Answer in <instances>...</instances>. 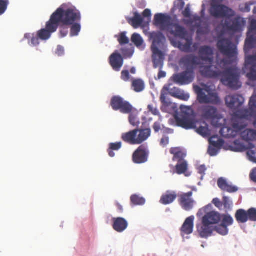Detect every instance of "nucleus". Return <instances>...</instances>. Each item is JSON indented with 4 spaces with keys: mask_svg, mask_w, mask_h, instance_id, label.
<instances>
[{
    "mask_svg": "<svg viewBox=\"0 0 256 256\" xmlns=\"http://www.w3.org/2000/svg\"><path fill=\"white\" fill-rule=\"evenodd\" d=\"M39 38L37 36H34V35L31 38V44L33 46H38L39 44Z\"/></svg>",
    "mask_w": 256,
    "mask_h": 256,
    "instance_id": "61",
    "label": "nucleus"
},
{
    "mask_svg": "<svg viewBox=\"0 0 256 256\" xmlns=\"http://www.w3.org/2000/svg\"><path fill=\"white\" fill-rule=\"evenodd\" d=\"M58 12L56 10L50 16V20L46 22V28H42L38 32V36L42 40L49 39L52 33L56 32L58 28L59 16Z\"/></svg>",
    "mask_w": 256,
    "mask_h": 256,
    "instance_id": "6",
    "label": "nucleus"
},
{
    "mask_svg": "<svg viewBox=\"0 0 256 256\" xmlns=\"http://www.w3.org/2000/svg\"><path fill=\"white\" fill-rule=\"evenodd\" d=\"M238 190L237 187L229 184L228 183L226 185L223 191L227 192L230 193L236 192Z\"/></svg>",
    "mask_w": 256,
    "mask_h": 256,
    "instance_id": "53",
    "label": "nucleus"
},
{
    "mask_svg": "<svg viewBox=\"0 0 256 256\" xmlns=\"http://www.w3.org/2000/svg\"><path fill=\"white\" fill-rule=\"evenodd\" d=\"M250 178L256 182V168H254L250 174Z\"/></svg>",
    "mask_w": 256,
    "mask_h": 256,
    "instance_id": "64",
    "label": "nucleus"
},
{
    "mask_svg": "<svg viewBox=\"0 0 256 256\" xmlns=\"http://www.w3.org/2000/svg\"><path fill=\"white\" fill-rule=\"evenodd\" d=\"M172 22L170 16L162 14H157L154 17V23L156 26H160L161 30H166Z\"/></svg>",
    "mask_w": 256,
    "mask_h": 256,
    "instance_id": "16",
    "label": "nucleus"
},
{
    "mask_svg": "<svg viewBox=\"0 0 256 256\" xmlns=\"http://www.w3.org/2000/svg\"><path fill=\"white\" fill-rule=\"evenodd\" d=\"M202 224L196 226L197 230L202 238H207L212 236L214 230V226L202 220Z\"/></svg>",
    "mask_w": 256,
    "mask_h": 256,
    "instance_id": "18",
    "label": "nucleus"
},
{
    "mask_svg": "<svg viewBox=\"0 0 256 256\" xmlns=\"http://www.w3.org/2000/svg\"><path fill=\"white\" fill-rule=\"evenodd\" d=\"M132 87L136 92H140L142 91L144 88V82L141 80H135L132 82Z\"/></svg>",
    "mask_w": 256,
    "mask_h": 256,
    "instance_id": "39",
    "label": "nucleus"
},
{
    "mask_svg": "<svg viewBox=\"0 0 256 256\" xmlns=\"http://www.w3.org/2000/svg\"><path fill=\"white\" fill-rule=\"evenodd\" d=\"M176 37L184 38L186 35L185 28L178 24H173L172 22L166 30Z\"/></svg>",
    "mask_w": 256,
    "mask_h": 256,
    "instance_id": "19",
    "label": "nucleus"
},
{
    "mask_svg": "<svg viewBox=\"0 0 256 256\" xmlns=\"http://www.w3.org/2000/svg\"><path fill=\"white\" fill-rule=\"evenodd\" d=\"M224 26L230 31L238 32L242 30V24L240 18H236L232 20H226Z\"/></svg>",
    "mask_w": 256,
    "mask_h": 256,
    "instance_id": "27",
    "label": "nucleus"
},
{
    "mask_svg": "<svg viewBox=\"0 0 256 256\" xmlns=\"http://www.w3.org/2000/svg\"><path fill=\"white\" fill-rule=\"evenodd\" d=\"M181 114L176 118V124L186 130L196 128V116L194 110L190 107L181 106Z\"/></svg>",
    "mask_w": 256,
    "mask_h": 256,
    "instance_id": "4",
    "label": "nucleus"
},
{
    "mask_svg": "<svg viewBox=\"0 0 256 256\" xmlns=\"http://www.w3.org/2000/svg\"><path fill=\"white\" fill-rule=\"evenodd\" d=\"M202 220L212 226L220 222V214L218 212L212 211L206 214L202 217Z\"/></svg>",
    "mask_w": 256,
    "mask_h": 256,
    "instance_id": "26",
    "label": "nucleus"
},
{
    "mask_svg": "<svg viewBox=\"0 0 256 256\" xmlns=\"http://www.w3.org/2000/svg\"><path fill=\"white\" fill-rule=\"evenodd\" d=\"M121 52L124 58H130L132 56L134 50V48L130 46V48H122Z\"/></svg>",
    "mask_w": 256,
    "mask_h": 256,
    "instance_id": "45",
    "label": "nucleus"
},
{
    "mask_svg": "<svg viewBox=\"0 0 256 256\" xmlns=\"http://www.w3.org/2000/svg\"><path fill=\"white\" fill-rule=\"evenodd\" d=\"M194 90L197 94V100L201 104H218L220 102L218 94L215 90L210 89L209 86L204 85V88L198 86H194Z\"/></svg>",
    "mask_w": 256,
    "mask_h": 256,
    "instance_id": "5",
    "label": "nucleus"
},
{
    "mask_svg": "<svg viewBox=\"0 0 256 256\" xmlns=\"http://www.w3.org/2000/svg\"><path fill=\"white\" fill-rule=\"evenodd\" d=\"M178 195L176 191L168 190L162 196L160 202L164 205L170 204L176 200Z\"/></svg>",
    "mask_w": 256,
    "mask_h": 256,
    "instance_id": "24",
    "label": "nucleus"
},
{
    "mask_svg": "<svg viewBox=\"0 0 256 256\" xmlns=\"http://www.w3.org/2000/svg\"><path fill=\"white\" fill-rule=\"evenodd\" d=\"M170 93L172 96L178 98L180 100H183L186 101L190 98V95L188 94H185L184 92L178 94V95L177 94H173L172 92H170Z\"/></svg>",
    "mask_w": 256,
    "mask_h": 256,
    "instance_id": "50",
    "label": "nucleus"
},
{
    "mask_svg": "<svg viewBox=\"0 0 256 256\" xmlns=\"http://www.w3.org/2000/svg\"><path fill=\"white\" fill-rule=\"evenodd\" d=\"M235 218L238 223L244 224L248 220L247 212L243 209H239L236 210Z\"/></svg>",
    "mask_w": 256,
    "mask_h": 256,
    "instance_id": "34",
    "label": "nucleus"
},
{
    "mask_svg": "<svg viewBox=\"0 0 256 256\" xmlns=\"http://www.w3.org/2000/svg\"><path fill=\"white\" fill-rule=\"evenodd\" d=\"M8 4V0H0V15L6 11Z\"/></svg>",
    "mask_w": 256,
    "mask_h": 256,
    "instance_id": "49",
    "label": "nucleus"
},
{
    "mask_svg": "<svg viewBox=\"0 0 256 256\" xmlns=\"http://www.w3.org/2000/svg\"><path fill=\"white\" fill-rule=\"evenodd\" d=\"M122 146V142H116L114 143H110L109 148L108 149V152L110 157H114L115 154L114 151H118Z\"/></svg>",
    "mask_w": 256,
    "mask_h": 256,
    "instance_id": "35",
    "label": "nucleus"
},
{
    "mask_svg": "<svg viewBox=\"0 0 256 256\" xmlns=\"http://www.w3.org/2000/svg\"><path fill=\"white\" fill-rule=\"evenodd\" d=\"M256 46V20L251 22L247 38L245 40L244 48L250 50Z\"/></svg>",
    "mask_w": 256,
    "mask_h": 256,
    "instance_id": "11",
    "label": "nucleus"
},
{
    "mask_svg": "<svg viewBox=\"0 0 256 256\" xmlns=\"http://www.w3.org/2000/svg\"><path fill=\"white\" fill-rule=\"evenodd\" d=\"M194 216H191L187 218L180 228L182 234H190L193 232Z\"/></svg>",
    "mask_w": 256,
    "mask_h": 256,
    "instance_id": "23",
    "label": "nucleus"
},
{
    "mask_svg": "<svg viewBox=\"0 0 256 256\" xmlns=\"http://www.w3.org/2000/svg\"><path fill=\"white\" fill-rule=\"evenodd\" d=\"M109 60L110 65L113 70L116 72H119L124 64L122 56L116 52L110 55Z\"/></svg>",
    "mask_w": 256,
    "mask_h": 256,
    "instance_id": "20",
    "label": "nucleus"
},
{
    "mask_svg": "<svg viewBox=\"0 0 256 256\" xmlns=\"http://www.w3.org/2000/svg\"><path fill=\"white\" fill-rule=\"evenodd\" d=\"M188 164L186 160L178 162L176 166V172L178 174H184L186 176H190V174L188 172Z\"/></svg>",
    "mask_w": 256,
    "mask_h": 256,
    "instance_id": "31",
    "label": "nucleus"
},
{
    "mask_svg": "<svg viewBox=\"0 0 256 256\" xmlns=\"http://www.w3.org/2000/svg\"><path fill=\"white\" fill-rule=\"evenodd\" d=\"M152 16L151 11L149 9H146L142 12V16L144 18H150Z\"/></svg>",
    "mask_w": 256,
    "mask_h": 256,
    "instance_id": "63",
    "label": "nucleus"
},
{
    "mask_svg": "<svg viewBox=\"0 0 256 256\" xmlns=\"http://www.w3.org/2000/svg\"><path fill=\"white\" fill-rule=\"evenodd\" d=\"M210 12L212 16L218 18L229 17L233 15L232 10L222 4H212Z\"/></svg>",
    "mask_w": 256,
    "mask_h": 256,
    "instance_id": "13",
    "label": "nucleus"
},
{
    "mask_svg": "<svg viewBox=\"0 0 256 256\" xmlns=\"http://www.w3.org/2000/svg\"><path fill=\"white\" fill-rule=\"evenodd\" d=\"M128 22L134 28H138L143 22V18L138 12L134 13V17L129 18Z\"/></svg>",
    "mask_w": 256,
    "mask_h": 256,
    "instance_id": "33",
    "label": "nucleus"
},
{
    "mask_svg": "<svg viewBox=\"0 0 256 256\" xmlns=\"http://www.w3.org/2000/svg\"><path fill=\"white\" fill-rule=\"evenodd\" d=\"M138 134H137L136 141L137 144H140L150 136L151 130L150 128L138 130Z\"/></svg>",
    "mask_w": 256,
    "mask_h": 256,
    "instance_id": "32",
    "label": "nucleus"
},
{
    "mask_svg": "<svg viewBox=\"0 0 256 256\" xmlns=\"http://www.w3.org/2000/svg\"><path fill=\"white\" fill-rule=\"evenodd\" d=\"M152 52V60L154 64V68H162L163 66V62L164 60V56L161 50L159 48H154L151 49Z\"/></svg>",
    "mask_w": 256,
    "mask_h": 256,
    "instance_id": "21",
    "label": "nucleus"
},
{
    "mask_svg": "<svg viewBox=\"0 0 256 256\" xmlns=\"http://www.w3.org/2000/svg\"><path fill=\"white\" fill-rule=\"evenodd\" d=\"M227 184L226 180L222 178H218V186L222 190L224 188Z\"/></svg>",
    "mask_w": 256,
    "mask_h": 256,
    "instance_id": "55",
    "label": "nucleus"
},
{
    "mask_svg": "<svg viewBox=\"0 0 256 256\" xmlns=\"http://www.w3.org/2000/svg\"><path fill=\"white\" fill-rule=\"evenodd\" d=\"M230 127L228 126H222L220 130V134L222 136L225 138H230V134H228Z\"/></svg>",
    "mask_w": 256,
    "mask_h": 256,
    "instance_id": "51",
    "label": "nucleus"
},
{
    "mask_svg": "<svg viewBox=\"0 0 256 256\" xmlns=\"http://www.w3.org/2000/svg\"><path fill=\"white\" fill-rule=\"evenodd\" d=\"M121 78L122 80L125 82H127L129 80L130 75L129 72L127 70H122L121 73Z\"/></svg>",
    "mask_w": 256,
    "mask_h": 256,
    "instance_id": "57",
    "label": "nucleus"
},
{
    "mask_svg": "<svg viewBox=\"0 0 256 256\" xmlns=\"http://www.w3.org/2000/svg\"><path fill=\"white\" fill-rule=\"evenodd\" d=\"M169 143V138L168 136H164L160 140V144L162 146H166Z\"/></svg>",
    "mask_w": 256,
    "mask_h": 256,
    "instance_id": "60",
    "label": "nucleus"
},
{
    "mask_svg": "<svg viewBox=\"0 0 256 256\" xmlns=\"http://www.w3.org/2000/svg\"><path fill=\"white\" fill-rule=\"evenodd\" d=\"M149 152L143 145L140 146L132 154V161L137 164H143L147 162Z\"/></svg>",
    "mask_w": 256,
    "mask_h": 256,
    "instance_id": "14",
    "label": "nucleus"
},
{
    "mask_svg": "<svg viewBox=\"0 0 256 256\" xmlns=\"http://www.w3.org/2000/svg\"><path fill=\"white\" fill-rule=\"evenodd\" d=\"M130 202L134 206L143 205L146 202V200L138 195L134 194L130 196Z\"/></svg>",
    "mask_w": 256,
    "mask_h": 256,
    "instance_id": "41",
    "label": "nucleus"
},
{
    "mask_svg": "<svg viewBox=\"0 0 256 256\" xmlns=\"http://www.w3.org/2000/svg\"><path fill=\"white\" fill-rule=\"evenodd\" d=\"M58 26H60L59 34L60 37L63 38L66 36L68 35L69 31L68 24H64L63 22H60Z\"/></svg>",
    "mask_w": 256,
    "mask_h": 256,
    "instance_id": "42",
    "label": "nucleus"
},
{
    "mask_svg": "<svg viewBox=\"0 0 256 256\" xmlns=\"http://www.w3.org/2000/svg\"><path fill=\"white\" fill-rule=\"evenodd\" d=\"M232 205V202L230 198L226 196H224L222 198V206H224V208L230 210Z\"/></svg>",
    "mask_w": 256,
    "mask_h": 256,
    "instance_id": "47",
    "label": "nucleus"
},
{
    "mask_svg": "<svg viewBox=\"0 0 256 256\" xmlns=\"http://www.w3.org/2000/svg\"><path fill=\"white\" fill-rule=\"evenodd\" d=\"M220 148L210 145L208 148V152L210 156H215L218 152V149Z\"/></svg>",
    "mask_w": 256,
    "mask_h": 256,
    "instance_id": "54",
    "label": "nucleus"
},
{
    "mask_svg": "<svg viewBox=\"0 0 256 256\" xmlns=\"http://www.w3.org/2000/svg\"><path fill=\"white\" fill-rule=\"evenodd\" d=\"M212 203L219 210L222 209V202H221L218 198H214Z\"/></svg>",
    "mask_w": 256,
    "mask_h": 256,
    "instance_id": "58",
    "label": "nucleus"
},
{
    "mask_svg": "<svg viewBox=\"0 0 256 256\" xmlns=\"http://www.w3.org/2000/svg\"><path fill=\"white\" fill-rule=\"evenodd\" d=\"M242 139L247 142H254L256 140V130L246 129L241 132Z\"/></svg>",
    "mask_w": 256,
    "mask_h": 256,
    "instance_id": "30",
    "label": "nucleus"
},
{
    "mask_svg": "<svg viewBox=\"0 0 256 256\" xmlns=\"http://www.w3.org/2000/svg\"><path fill=\"white\" fill-rule=\"evenodd\" d=\"M129 122L133 126L137 124V120L136 116L133 114H130L129 116Z\"/></svg>",
    "mask_w": 256,
    "mask_h": 256,
    "instance_id": "62",
    "label": "nucleus"
},
{
    "mask_svg": "<svg viewBox=\"0 0 256 256\" xmlns=\"http://www.w3.org/2000/svg\"><path fill=\"white\" fill-rule=\"evenodd\" d=\"M182 15L186 18H190L191 16L190 10L189 6L188 5L182 12Z\"/></svg>",
    "mask_w": 256,
    "mask_h": 256,
    "instance_id": "59",
    "label": "nucleus"
},
{
    "mask_svg": "<svg viewBox=\"0 0 256 256\" xmlns=\"http://www.w3.org/2000/svg\"><path fill=\"white\" fill-rule=\"evenodd\" d=\"M138 129L130 131L128 132L124 133L122 136V140L130 144H137L136 136L138 134Z\"/></svg>",
    "mask_w": 256,
    "mask_h": 256,
    "instance_id": "25",
    "label": "nucleus"
},
{
    "mask_svg": "<svg viewBox=\"0 0 256 256\" xmlns=\"http://www.w3.org/2000/svg\"><path fill=\"white\" fill-rule=\"evenodd\" d=\"M164 90H168V88L166 86H164V87L163 90L162 91V92L160 94V100L163 104H168V102L166 101V94L164 92Z\"/></svg>",
    "mask_w": 256,
    "mask_h": 256,
    "instance_id": "52",
    "label": "nucleus"
},
{
    "mask_svg": "<svg viewBox=\"0 0 256 256\" xmlns=\"http://www.w3.org/2000/svg\"><path fill=\"white\" fill-rule=\"evenodd\" d=\"M131 40L134 45L138 48H140L143 45L144 40L142 36L138 34H134L132 36Z\"/></svg>",
    "mask_w": 256,
    "mask_h": 256,
    "instance_id": "40",
    "label": "nucleus"
},
{
    "mask_svg": "<svg viewBox=\"0 0 256 256\" xmlns=\"http://www.w3.org/2000/svg\"><path fill=\"white\" fill-rule=\"evenodd\" d=\"M248 106V109H242L234 112V116L238 118V120L233 122L232 127H230V138H234L246 127L247 124L244 122V120L256 118V96H253L250 98Z\"/></svg>",
    "mask_w": 256,
    "mask_h": 256,
    "instance_id": "2",
    "label": "nucleus"
},
{
    "mask_svg": "<svg viewBox=\"0 0 256 256\" xmlns=\"http://www.w3.org/2000/svg\"><path fill=\"white\" fill-rule=\"evenodd\" d=\"M214 230L218 234L222 236H226L228 232V227L220 224L214 227Z\"/></svg>",
    "mask_w": 256,
    "mask_h": 256,
    "instance_id": "44",
    "label": "nucleus"
},
{
    "mask_svg": "<svg viewBox=\"0 0 256 256\" xmlns=\"http://www.w3.org/2000/svg\"><path fill=\"white\" fill-rule=\"evenodd\" d=\"M242 70L249 80H256V55H250L246 58ZM253 96H256V90L251 97Z\"/></svg>",
    "mask_w": 256,
    "mask_h": 256,
    "instance_id": "8",
    "label": "nucleus"
},
{
    "mask_svg": "<svg viewBox=\"0 0 256 256\" xmlns=\"http://www.w3.org/2000/svg\"><path fill=\"white\" fill-rule=\"evenodd\" d=\"M225 101L228 108L230 109L236 110L242 105L244 99L241 95L235 94L226 96Z\"/></svg>",
    "mask_w": 256,
    "mask_h": 256,
    "instance_id": "15",
    "label": "nucleus"
},
{
    "mask_svg": "<svg viewBox=\"0 0 256 256\" xmlns=\"http://www.w3.org/2000/svg\"><path fill=\"white\" fill-rule=\"evenodd\" d=\"M148 111L151 112L154 115L156 116L159 114V112L156 107L154 104L148 105Z\"/></svg>",
    "mask_w": 256,
    "mask_h": 256,
    "instance_id": "56",
    "label": "nucleus"
},
{
    "mask_svg": "<svg viewBox=\"0 0 256 256\" xmlns=\"http://www.w3.org/2000/svg\"><path fill=\"white\" fill-rule=\"evenodd\" d=\"M209 142L210 145L218 148H221L224 144V140L219 138L216 136H212L210 138Z\"/></svg>",
    "mask_w": 256,
    "mask_h": 256,
    "instance_id": "38",
    "label": "nucleus"
},
{
    "mask_svg": "<svg viewBox=\"0 0 256 256\" xmlns=\"http://www.w3.org/2000/svg\"><path fill=\"white\" fill-rule=\"evenodd\" d=\"M180 63L186 68V70L192 72L200 64L198 57L192 54L187 55L182 58Z\"/></svg>",
    "mask_w": 256,
    "mask_h": 256,
    "instance_id": "17",
    "label": "nucleus"
},
{
    "mask_svg": "<svg viewBox=\"0 0 256 256\" xmlns=\"http://www.w3.org/2000/svg\"><path fill=\"white\" fill-rule=\"evenodd\" d=\"M247 212L248 220L252 222H256V208H252Z\"/></svg>",
    "mask_w": 256,
    "mask_h": 256,
    "instance_id": "46",
    "label": "nucleus"
},
{
    "mask_svg": "<svg viewBox=\"0 0 256 256\" xmlns=\"http://www.w3.org/2000/svg\"><path fill=\"white\" fill-rule=\"evenodd\" d=\"M110 105L113 110H119L124 114H130L133 110V106L128 101L125 100L122 98L118 96L112 97Z\"/></svg>",
    "mask_w": 256,
    "mask_h": 256,
    "instance_id": "7",
    "label": "nucleus"
},
{
    "mask_svg": "<svg viewBox=\"0 0 256 256\" xmlns=\"http://www.w3.org/2000/svg\"><path fill=\"white\" fill-rule=\"evenodd\" d=\"M118 41L120 45L126 44L129 43L130 40L126 36L125 32H122L120 34V36L118 39Z\"/></svg>",
    "mask_w": 256,
    "mask_h": 256,
    "instance_id": "48",
    "label": "nucleus"
},
{
    "mask_svg": "<svg viewBox=\"0 0 256 256\" xmlns=\"http://www.w3.org/2000/svg\"><path fill=\"white\" fill-rule=\"evenodd\" d=\"M202 118L207 120H212V124L215 127L218 128L222 126L218 122L219 117L216 108L210 106H202Z\"/></svg>",
    "mask_w": 256,
    "mask_h": 256,
    "instance_id": "10",
    "label": "nucleus"
},
{
    "mask_svg": "<svg viewBox=\"0 0 256 256\" xmlns=\"http://www.w3.org/2000/svg\"><path fill=\"white\" fill-rule=\"evenodd\" d=\"M220 224L226 226H232L234 223V219L229 214H220Z\"/></svg>",
    "mask_w": 256,
    "mask_h": 256,
    "instance_id": "36",
    "label": "nucleus"
},
{
    "mask_svg": "<svg viewBox=\"0 0 256 256\" xmlns=\"http://www.w3.org/2000/svg\"><path fill=\"white\" fill-rule=\"evenodd\" d=\"M246 154L249 160L256 163V146L250 143V148Z\"/></svg>",
    "mask_w": 256,
    "mask_h": 256,
    "instance_id": "37",
    "label": "nucleus"
},
{
    "mask_svg": "<svg viewBox=\"0 0 256 256\" xmlns=\"http://www.w3.org/2000/svg\"><path fill=\"white\" fill-rule=\"evenodd\" d=\"M150 38L152 40L151 49L154 48H159L162 46L163 41L165 40V38L160 32H152L150 34Z\"/></svg>",
    "mask_w": 256,
    "mask_h": 256,
    "instance_id": "28",
    "label": "nucleus"
},
{
    "mask_svg": "<svg viewBox=\"0 0 256 256\" xmlns=\"http://www.w3.org/2000/svg\"><path fill=\"white\" fill-rule=\"evenodd\" d=\"M112 226L114 230L118 232H124L128 227V222L124 218L121 217L113 218H112Z\"/></svg>",
    "mask_w": 256,
    "mask_h": 256,
    "instance_id": "22",
    "label": "nucleus"
},
{
    "mask_svg": "<svg viewBox=\"0 0 256 256\" xmlns=\"http://www.w3.org/2000/svg\"><path fill=\"white\" fill-rule=\"evenodd\" d=\"M204 126H201L196 128V132L200 134L205 136L210 134V130L208 128V125L204 122Z\"/></svg>",
    "mask_w": 256,
    "mask_h": 256,
    "instance_id": "43",
    "label": "nucleus"
},
{
    "mask_svg": "<svg viewBox=\"0 0 256 256\" xmlns=\"http://www.w3.org/2000/svg\"><path fill=\"white\" fill-rule=\"evenodd\" d=\"M56 10L58 12V16L60 18L58 24L60 22H63L64 24H68L69 26H70V36H78L81 30V14L80 11L74 7L66 10L60 7Z\"/></svg>",
    "mask_w": 256,
    "mask_h": 256,
    "instance_id": "3",
    "label": "nucleus"
},
{
    "mask_svg": "<svg viewBox=\"0 0 256 256\" xmlns=\"http://www.w3.org/2000/svg\"><path fill=\"white\" fill-rule=\"evenodd\" d=\"M217 47L219 51L226 58L216 60L214 70L212 64L214 60V49L208 46H200L198 51L200 58L210 65L200 66V72L202 76L208 78H220L222 84L228 87L238 90L241 87L240 82V74L239 70L235 67L224 70L226 66L232 64L237 60L238 50L236 47L230 40L222 38L218 40Z\"/></svg>",
    "mask_w": 256,
    "mask_h": 256,
    "instance_id": "1",
    "label": "nucleus"
},
{
    "mask_svg": "<svg viewBox=\"0 0 256 256\" xmlns=\"http://www.w3.org/2000/svg\"><path fill=\"white\" fill-rule=\"evenodd\" d=\"M170 152L174 155L172 160L180 162L185 160L184 159L186 156V153L180 148H172Z\"/></svg>",
    "mask_w": 256,
    "mask_h": 256,
    "instance_id": "29",
    "label": "nucleus"
},
{
    "mask_svg": "<svg viewBox=\"0 0 256 256\" xmlns=\"http://www.w3.org/2000/svg\"><path fill=\"white\" fill-rule=\"evenodd\" d=\"M192 191L188 192H180L178 195V201L180 207L186 211L192 210L196 202L192 198Z\"/></svg>",
    "mask_w": 256,
    "mask_h": 256,
    "instance_id": "9",
    "label": "nucleus"
},
{
    "mask_svg": "<svg viewBox=\"0 0 256 256\" xmlns=\"http://www.w3.org/2000/svg\"><path fill=\"white\" fill-rule=\"evenodd\" d=\"M194 78V72L186 70L173 76L174 82L179 85H186L193 82Z\"/></svg>",
    "mask_w": 256,
    "mask_h": 256,
    "instance_id": "12",
    "label": "nucleus"
}]
</instances>
